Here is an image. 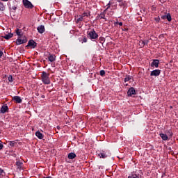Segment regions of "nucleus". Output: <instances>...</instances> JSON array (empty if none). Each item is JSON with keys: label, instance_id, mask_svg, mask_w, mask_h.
Listing matches in <instances>:
<instances>
[{"label": "nucleus", "instance_id": "obj_1", "mask_svg": "<svg viewBox=\"0 0 178 178\" xmlns=\"http://www.w3.org/2000/svg\"><path fill=\"white\" fill-rule=\"evenodd\" d=\"M90 16V12L87 11L83 13L81 15H77L75 17V20H76V23H79L80 22H84L85 23H87V18Z\"/></svg>", "mask_w": 178, "mask_h": 178}, {"label": "nucleus", "instance_id": "obj_2", "mask_svg": "<svg viewBox=\"0 0 178 178\" xmlns=\"http://www.w3.org/2000/svg\"><path fill=\"white\" fill-rule=\"evenodd\" d=\"M106 6L107 8H106V10H104V11L99 15V17L101 19H106V16H112V15H113V11H110L109 13V8H111V2H109L106 5Z\"/></svg>", "mask_w": 178, "mask_h": 178}, {"label": "nucleus", "instance_id": "obj_3", "mask_svg": "<svg viewBox=\"0 0 178 178\" xmlns=\"http://www.w3.org/2000/svg\"><path fill=\"white\" fill-rule=\"evenodd\" d=\"M42 81L44 84H50L51 81L49 80V74L43 72L42 74Z\"/></svg>", "mask_w": 178, "mask_h": 178}, {"label": "nucleus", "instance_id": "obj_4", "mask_svg": "<svg viewBox=\"0 0 178 178\" xmlns=\"http://www.w3.org/2000/svg\"><path fill=\"white\" fill-rule=\"evenodd\" d=\"M23 3L24 8H26V9H33V8H34L33 3H31L29 0H23Z\"/></svg>", "mask_w": 178, "mask_h": 178}, {"label": "nucleus", "instance_id": "obj_5", "mask_svg": "<svg viewBox=\"0 0 178 178\" xmlns=\"http://www.w3.org/2000/svg\"><path fill=\"white\" fill-rule=\"evenodd\" d=\"M88 35L91 40H96V38H98V34H97L95 31H90L88 33Z\"/></svg>", "mask_w": 178, "mask_h": 178}, {"label": "nucleus", "instance_id": "obj_6", "mask_svg": "<svg viewBox=\"0 0 178 178\" xmlns=\"http://www.w3.org/2000/svg\"><path fill=\"white\" fill-rule=\"evenodd\" d=\"M26 42H27V38H24L23 39L18 38L16 40L17 45H22V44H26Z\"/></svg>", "mask_w": 178, "mask_h": 178}, {"label": "nucleus", "instance_id": "obj_7", "mask_svg": "<svg viewBox=\"0 0 178 178\" xmlns=\"http://www.w3.org/2000/svg\"><path fill=\"white\" fill-rule=\"evenodd\" d=\"M161 19H163V20H168V22H172V16L170 13L162 15Z\"/></svg>", "mask_w": 178, "mask_h": 178}, {"label": "nucleus", "instance_id": "obj_8", "mask_svg": "<svg viewBox=\"0 0 178 178\" xmlns=\"http://www.w3.org/2000/svg\"><path fill=\"white\" fill-rule=\"evenodd\" d=\"M9 111V107H8V106H6V104L3 105L1 108L0 110V113H6V112H8Z\"/></svg>", "mask_w": 178, "mask_h": 178}, {"label": "nucleus", "instance_id": "obj_9", "mask_svg": "<svg viewBox=\"0 0 178 178\" xmlns=\"http://www.w3.org/2000/svg\"><path fill=\"white\" fill-rule=\"evenodd\" d=\"M128 97H132V95H136V90L134 88H130L127 92Z\"/></svg>", "mask_w": 178, "mask_h": 178}, {"label": "nucleus", "instance_id": "obj_10", "mask_svg": "<svg viewBox=\"0 0 178 178\" xmlns=\"http://www.w3.org/2000/svg\"><path fill=\"white\" fill-rule=\"evenodd\" d=\"M37 30L40 34H42L45 33V26H44V25H40L38 26Z\"/></svg>", "mask_w": 178, "mask_h": 178}, {"label": "nucleus", "instance_id": "obj_11", "mask_svg": "<svg viewBox=\"0 0 178 178\" xmlns=\"http://www.w3.org/2000/svg\"><path fill=\"white\" fill-rule=\"evenodd\" d=\"M159 74H161V70H154L150 73V76H154L155 77L159 76Z\"/></svg>", "mask_w": 178, "mask_h": 178}, {"label": "nucleus", "instance_id": "obj_12", "mask_svg": "<svg viewBox=\"0 0 178 178\" xmlns=\"http://www.w3.org/2000/svg\"><path fill=\"white\" fill-rule=\"evenodd\" d=\"M28 47H31V48H35V47H37V43L34 40H31L28 42Z\"/></svg>", "mask_w": 178, "mask_h": 178}, {"label": "nucleus", "instance_id": "obj_13", "mask_svg": "<svg viewBox=\"0 0 178 178\" xmlns=\"http://www.w3.org/2000/svg\"><path fill=\"white\" fill-rule=\"evenodd\" d=\"M13 101H15V102H17V104H22V97L19 96H14L13 97Z\"/></svg>", "mask_w": 178, "mask_h": 178}, {"label": "nucleus", "instance_id": "obj_14", "mask_svg": "<svg viewBox=\"0 0 178 178\" xmlns=\"http://www.w3.org/2000/svg\"><path fill=\"white\" fill-rule=\"evenodd\" d=\"M152 67H158L159 66V60H154L151 63Z\"/></svg>", "mask_w": 178, "mask_h": 178}, {"label": "nucleus", "instance_id": "obj_15", "mask_svg": "<svg viewBox=\"0 0 178 178\" xmlns=\"http://www.w3.org/2000/svg\"><path fill=\"white\" fill-rule=\"evenodd\" d=\"M56 59V56L54 54H49L48 56V60H49V62H55Z\"/></svg>", "mask_w": 178, "mask_h": 178}, {"label": "nucleus", "instance_id": "obj_16", "mask_svg": "<svg viewBox=\"0 0 178 178\" xmlns=\"http://www.w3.org/2000/svg\"><path fill=\"white\" fill-rule=\"evenodd\" d=\"M98 156H99V158H107L108 157V154H106V152L104 151H102L99 154Z\"/></svg>", "mask_w": 178, "mask_h": 178}, {"label": "nucleus", "instance_id": "obj_17", "mask_svg": "<svg viewBox=\"0 0 178 178\" xmlns=\"http://www.w3.org/2000/svg\"><path fill=\"white\" fill-rule=\"evenodd\" d=\"M12 37H13V33H8L7 34H5L3 36V38H5V40H10V38H12Z\"/></svg>", "mask_w": 178, "mask_h": 178}, {"label": "nucleus", "instance_id": "obj_18", "mask_svg": "<svg viewBox=\"0 0 178 178\" xmlns=\"http://www.w3.org/2000/svg\"><path fill=\"white\" fill-rule=\"evenodd\" d=\"M16 165H17V169H19V170H22V169L23 168V163L20 161H17Z\"/></svg>", "mask_w": 178, "mask_h": 178}, {"label": "nucleus", "instance_id": "obj_19", "mask_svg": "<svg viewBox=\"0 0 178 178\" xmlns=\"http://www.w3.org/2000/svg\"><path fill=\"white\" fill-rule=\"evenodd\" d=\"M118 6H120V8H125L126 1L123 0L122 1H118Z\"/></svg>", "mask_w": 178, "mask_h": 178}, {"label": "nucleus", "instance_id": "obj_20", "mask_svg": "<svg viewBox=\"0 0 178 178\" xmlns=\"http://www.w3.org/2000/svg\"><path fill=\"white\" fill-rule=\"evenodd\" d=\"M35 136H36V137H38V138H39L40 140H42V138H43L42 134H41V132H40V131H38L35 133Z\"/></svg>", "mask_w": 178, "mask_h": 178}, {"label": "nucleus", "instance_id": "obj_21", "mask_svg": "<svg viewBox=\"0 0 178 178\" xmlns=\"http://www.w3.org/2000/svg\"><path fill=\"white\" fill-rule=\"evenodd\" d=\"M160 137H161L162 140H163L164 141L168 140V135L165 134H160Z\"/></svg>", "mask_w": 178, "mask_h": 178}, {"label": "nucleus", "instance_id": "obj_22", "mask_svg": "<svg viewBox=\"0 0 178 178\" xmlns=\"http://www.w3.org/2000/svg\"><path fill=\"white\" fill-rule=\"evenodd\" d=\"M74 158H76V154H74V153H70L68 154V159H74Z\"/></svg>", "mask_w": 178, "mask_h": 178}, {"label": "nucleus", "instance_id": "obj_23", "mask_svg": "<svg viewBox=\"0 0 178 178\" xmlns=\"http://www.w3.org/2000/svg\"><path fill=\"white\" fill-rule=\"evenodd\" d=\"M0 10L3 11L5 10V6L3 5V3L0 2Z\"/></svg>", "mask_w": 178, "mask_h": 178}, {"label": "nucleus", "instance_id": "obj_24", "mask_svg": "<svg viewBox=\"0 0 178 178\" xmlns=\"http://www.w3.org/2000/svg\"><path fill=\"white\" fill-rule=\"evenodd\" d=\"M16 9H17V7H16L15 6H13L11 8L10 14L12 15V14L15 13V11L16 10Z\"/></svg>", "mask_w": 178, "mask_h": 178}, {"label": "nucleus", "instance_id": "obj_25", "mask_svg": "<svg viewBox=\"0 0 178 178\" xmlns=\"http://www.w3.org/2000/svg\"><path fill=\"white\" fill-rule=\"evenodd\" d=\"M16 34H17V35H19V37L22 36V30L17 29L16 30Z\"/></svg>", "mask_w": 178, "mask_h": 178}, {"label": "nucleus", "instance_id": "obj_26", "mask_svg": "<svg viewBox=\"0 0 178 178\" xmlns=\"http://www.w3.org/2000/svg\"><path fill=\"white\" fill-rule=\"evenodd\" d=\"M128 178H140V177H138L136 174H132V175H129Z\"/></svg>", "mask_w": 178, "mask_h": 178}, {"label": "nucleus", "instance_id": "obj_27", "mask_svg": "<svg viewBox=\"0 0 178 178\" xmlns=\"http://www.w3.org/2000/svg\"><path fill=\"white\" fill-rule=\"evenodd\" d=\"M9 145H10V147H15V145H16V143L15 141H10L9 142Z\"/></svg>", "mask_w": 178, "mask_h": 178}, {"label": "nucleus", "instance_id": "obj_28", "mask_svg": "<svg viewBox=\"0 0 178 178\" xmlns=\"http://www.w3.org/2000/svg\"><path fill=\"white\" fill-rule=\"evenodd\" d=\"M139 45H140V47H144L145 45V43L144 42V41L140 40L139 42Z\"/></svg>", "mask_w": 178, "mask_h": 178}, {"label": "nucleus", "instance_id": "obj_29", "mask_svg": "<svg viewBox=\"0 0 178 178\" xmlns=\"http://www.w3.org/2000/svg\"><path fill=\"white\" fill-rule=\"evenodd\" d=\"M131 79V78L129 76H127L124 79V81L125 83L127 82V81H129Z\"/></svg>", "mask_w": 178, "mask_h": 178}, {"label": "nucleus", "instance_id": "obj_30", "mask_svg": "<svg viewBox=\"0 0 178 178\" xmlns=\"http://www.w3.org/2000/svg\"><path fill=\"white\" fill-rule=\"evenodd\" d=\"M8 81H10V83H12V81H13V76H12V75H10L8 76Z\"/></svg>", "mask_w": 178, "mask_h": 178}, {"label": "nucleus", "instance_id": "obj_31", "mask_svg": "<svg viewBox=\"0 0 178 178\" xmlns=\"http://www.w3.org/2000/svg\"><path fill=\"white\" fill-rule=\"evenodd\" d=\"M105 75V70H101L100 71V76H104Z\"/></svg>", "mask_w": 178, "mask_h": 178}, {"label": "nucleus", "instance_id": "obj_32", "mask_svg": "<svg viewBox=\"0 0 178 178\" xmlns=\"http://www.w3.org/2000/svg\"><path fill=\"white\" fill-rule=\"evenodd\" d=\"M3 173V170L0 168V176H1Z\"/></svg>", "mask_w": 178, "mask_h": 178}, {"label": "nucleus", "instance_id": "obj_33", "mask_svg": "<svg viewBox=\"0 0 178 178\" xmlns=\"http://www.w3.org/2000/svg\"><path fill=\"white\" fill-rule=\"evenodd\" d=\"M3 55V52L2 51H0V58H2Z\"/></svg>", "mask_w": 178, "mask_h": 178}, {"label": "nucleus", "instance_id": "obj_34", "mask_svg": "<svg viewBox=\"0 0 178 178\" xmlns=\"http://www.w3.org/2000/svg\"><path fill=\"white\" fill-rule=\"evenodd\" d=\"M2 148H3V145H2V143H0V150L2 149Z\"/></svg>", "mask_w": 178, "mask_h": 178}, {"label": "nucleus", "instance_id": "obj_35", "mask_svg": "<svg viewBox=\"0 0 178 178\" xmlns=\"http://www.w3.org/2000/svg\"><path fill=\"white\" fill-rule=\"evenodd\" d=\"M83 41V42H87V38H84Z\"/></svg>", "mask_w": 178, "mask_h": 178}, {"label": "nucleus", "instance_id": "obj_36", "mask_svg": "<svg viewBox=\"0 0 178 178\" xmlns=\"http://www.w3.org/2000/svg\"><path fill=\"white\" fill-rule=\"evenodd\" d=\"M119 26H123V23H119Z\"/></svg>", "mask_w": 178, "mask_h": 178}, {"label": "nucleus", "instance_id": "obj_37", "mask_svg": "<svg viewBox=\"0 0 178 178\" xmlns=\"http://www.w3.org/2000/svg\"><path fill=\"white\" fill-rule=\"evenodd\" d=\"M42 98H45V96L44 95H42Z\"/></svg>", "mask_w": 178, "mask_h": 178}, {"label": "nucleus", "instance_id": "obj_38", "mask_svg": "<svg viewBox=\"0 0 178 178\" xmlns=\"http://www.w3.org/2000/svg\"><path fill=\"white\" fill-rule=\"evenodd\" d=\"M44 178H51V177H44Z\"/></svg>", "mask_w": 178, "mask_h": 178}, {"label": "nucleus", "instance_id": "obj_39", "mask_svg": "<svg viewBox=\"0 0 178 178\" xmlns=\"http://www.w3.org/2000/svg\"><path fill=\"white\" fill-rule=\"evenodd\" d=\"M2 1H4L7 2V1H8V0H2Z\"/></svg>", "mask_w": 178, "mask_h": 178}]
</instances>
